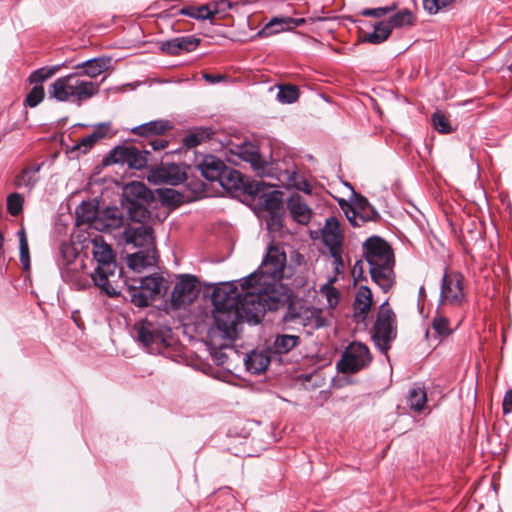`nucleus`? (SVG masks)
<instances>
[{
	"label": "nucleus",
	"mask_w": 512,
	"mask_h": 512,
	"mask_svg": "<svg viewBox=\"0 0 512 512\" xmlns=\"http://www.w3.org/2000/svg\"><path fill=\"white\" fill-rule=\"evenodd\" d=\"M92 255L96 262L94 271L90 274L95 286L109 297L119 295L118 286L121 281L122 268L116 262V256L111 246L102 236L90 240Z\"/></svg>",
	"instance_id": "f257e3e1"
},
{
	"label": "nucleus",
	"mask_w": 512,
	"mask_h": 512,
	"mask_svg": "<svg viewBox=\"0 0 512 512\" xmlns=\"http://www.w3.org/2000/svg\"><path fill=\"white\" fill-rule=\"evenodd\" d=\"M211 300L217 332L223 339L234 340L238 325L243 322L237 309V287L231 283H222L214 288Z\"/></svg>",
	"instance_id": "f03ea898"
},
{
	"label": "nucleus",
	"mask_w": 512,
	"mask_h": 512,
	"mask_svg": "<svg viewBox=\"0 0 512 512\" xmlns=\"http://www.w3.org/2000/svg\"><path fill=\"white\" fill-rule=\"evenodd\" d=\"M363 254L369 265L372 280L384 292H388L395 283V259L392 248L382 238L373 236L364 242Z\"/></svg>",
	"instance_id": "7ed1b4c3"
},
{
	"label": "nucleus",
	"mask_w": 512,
	"mask_h": 512,
	"mask_svg": "<svg viewBox=\"0 0 512 512\" xmlns=\"http://www.w3.org/2000/svg\"><path fill=\"white\" fill-rule=\"evenodd\" d=\"M100 86L76 71L57 78L48 88L49 98L58 102L81 104L98 94Z\"/></svg>",
	"instance_id": "20e7f679"
},
{
	"label": "nucleus",
	"mask_w": 512,
	"mask_h": 512,
	"mask_svg": "<svg viewBox=\"0 0 512 512\" xmlns=\"http://www.w3.org/2000/svg\"><path fill=\"white\" fill-rule=\"evenodd\" d=\"M122 243L131 248H145L146 253L143 251L135 252L128 258L129 267L133 270L139 271L140 269L150 266L155 261L153 254L154 251V236L152 227L145 224H129L121 234Z\"/></svg>",
	"instance_id": "39448f33"
},
{
	"label": "nucleus",
	"mask_w": 512,
	"mask_h": 512,
	"mask_svg": "<svg viewBox=\"0 0 512 512\" xmlns=\"http://www.w3.org/2000/svg\"><path fill=\"white\" fill-rule=\"evenodd\" d=\"M126 285L128 297L137 307L149 306L152 301L164 296L168 289L167 280L157 273L126 281Z\"/></svg>",
	"instance_id": "423d86ee"
},
{
	"label": "nucleus",
	"mask_w": 512,
	"mask_h": 512,
	"mask_svg": "<svg viewBox=\"0 0 512 512\" xmlns=\"http://www.w3.org/2000/svg\"><path fill=\"white\" fill-rule=\"evenodd\" d=\"M467 303L465 277L456 270L445 269L441 279L438 306L457 310Z\"/></svg>",
	"instance_id": "0eeeda50"
},
{
	"label": "nucleus",
	"mask_w": 512,
	"mask_h": 512,
	"mask_svg": "<svg viewBox=\"0 0 512 512\" xmlns=\"http://www.w3.org/2000/svg\"><path fill=\"white\" fill-rule=\"evenodd\" d=\"M255 274L244 279L243 293L237 291V309L243 322L258 324L265 315V308L261 302V295L257 293L254 284Z\"/></svg>",
	"instance_id": "6e6552de"
},
{
	"label": "nucleus",
	"mask_w": 512,
	"mask_h": 512,
	"mask_svg": "<svg viewBox=\"0 0 512 512\" xmlns=\"http://www.w3.org/2000/svg\"><path fill=\"white\" fill-rule=\"evenodd\" d=\"M396 337V316L385 301L381 304L376 321L372 328V338L381 349H388L390 342Z\"/></svg>",
	"instance_id": "1a4fd4ad"
},
{
	"label": "nucleus",
	"mask_w": 512,
	"mask_h": 512,
	"mask_svg": "<svg viewBox=\"0 0 512 512\" xmlns=\"http://www.w3.org/2000/svg\"><path fill=\"white\" fill-rule=\"evenodd\" d=\"M372 360L368 347L360 342L350 343L337 362V369L343 374H354L366 368Z\"/></svg>",
	"instance_id": "9d476101"
},
{
	"label": "nucleus",
	"mask_w": 512,
	"mask_h": 512,
	"mask_svg": "<svg viewBox=\"0 0 512 512\" xmlns=\"http://www.w3.org/2000/svg\"><path fill=\"white\" fill-rule=\"evenodd\" d=\"M252 283L257 293L261 295L265 312L278 311L288 304L290 300L288 290L278 282L270 280L256 281L255 279Z\"/></svg>",
	"instance_id": "9b49d317"
},
{
	"label": "nucleus",
	"mask_w": 512,
	"mask_h": 512,
	"mask_svg": "<svg viewBox=\"0 0 512 512\" xmlns=\"http://www.w3.org/2000/svg\"><path fill=\"white\" fill-rule=\"evenodd\" d=\"M78 249L71 241H64L59 248V258L57 260L61 271L62 278L70 283L78 284L81 275L78 273L79 268L83 265L78 261Z\"/></svg>",
	"instance_id": "f8f14e48"
},
{
	"label": "nucleus",
	"mask_w": 512,
	"mask_h": 512,
	"mask_svg": "<svg viewBox=\"0 0 512 512\" xmlns=\"http://www.w3.org/2000/svg\"><path fill=\"white\" fill-rule=\"evenodd\" d=\"M286 254L275 246L269 247L259 270L255 272L256 281L270 280L278 282L283 277Z\"/></svg>",
	"instance_id": "ddd939ff"
},
{
	"label": "nucleus",
	"mask_w": 512,
	"mask_h": 512,
	"mask_svg": "<svg viewBox=\"0 0 512 512\" xmlns=\"http://www.w3.org/2000/svg\"><path fill=\"white\" fill-rule=\"evenodd\" d=\"M149 151L134 146H117L104 158V164H126L132 169H142L148 162Z\"/></svg>",
	"instance_id": "4468645a"
},
{
	"label": "nucleus",
	"mask_w": 512,
	"mask_h": 512,
	"mask_svg": "<svg viewBox=\"0 0 512 512\" xmlns=\"http://www.w3.org/2000/svg\"><path fill=\"white\" fill-rule=\"evenodd\" d=\"M354 195L356 200L353 205L348 204L344 200L339 201L350 224L354 227H360L365 222L375 221L378 218L377 211L364 196L357 195L356 193Z\"/></svg>",
	"instance_id": "2eb2a0df"
},
{
	"label": "nucleus",
	"mask_w": 512,
	"mask_h": 512,
	"mask_svg": "<svg viewBox=\"0 0 512 512\" xmlns=\"http://www.w3.org/2000/svg\"><path fill=\"white\" fill-rule=\"evenodd\" d=\"M197 278L193 275H182L176 282L170 304L173 309L185 308L192 304L198 295Z\"/></svg>",
	"instance_id": "dca6fc26"
},
{
	"label": "nucleus",
	"mask_w": 512,
	"mask_h": 512,
	"mask_svg": "<svg viewBox=\"0 0 512 512\" xmlns=\"http://www.w3.org/2000/svg\"><path fill=\"white\" fill-rule=\"evenodd\" d=\"M322 240L324 245L328 247L331 257L336 262L342 264L343 233L340 223L335 217H330L326 220L325 226L322 229Z\"/></svg>",
	"instance_id": "f3484780"
},
{
	"label": "nucleus",
	"mask_w": 512,
	"mask_h": 512,
	"mask_svg": "<svg viewBox=\"0 0 512 512\" xmlns=\"http://www.w3.org/2000/svg\"><path fill=\"white\" fill-rule=\"evenodd\" d=\"M219 184L226 190L244 189L247 194L257 195L262 191V182L253 181L246 184L242 174L230 167L225 166Z\"/></svg>",
	"instance_id": "a211bd4d"
},
{
	"label": "nucleus",
	"mask_w": 512,
	"mask_h": 512,
	"mask_svg": "<svg viewBox=\"0 0 512 512\" xmlns=\"http://www.w3.org/2000/svg\"><path fill=\"white\" fill-rule=\"evenodd\" d=\"M185 174L176 164L161 165L150 170L148 180L155 185L169 184L176 186L183 182Z\"/></svg>",
	"instance_id": "6ab92c4d"
},
{
	"label": "nucleus",
	"mask_w": 512,
	"mask_h": 512,
	"mask_svg": "<svg viewBox=\"0 0 512 512\" xmlns=\"http://www.w3.org/2000/svg\"><path fill=\"white\" fill-rule=\"evenodd\" d=\"M295 318H298L304 327H309L312 330L328 327L330 325L329 316L325 315L322 309L316 307H306L296 314L289 312V316L285 317V319L289 320Z\"/></svg>",
	"instance_id": "aec40b11"
},
{
	"label": "nucleus",
	"mask_w": 512,
	"mask_h": 512,
	"mask_svg": "<svg viewBox=\"0 0 512 512\" xmlns=\"http://www.w3.org/2000/svg\"><path fill=\"white\" fill-rule=\"evenodd\" d=\"M137 339L150 351H157L164 345L162 332L148 320H143L137 326Z\"/></svg>",
	"instance_id": "412c9836"
},
{
	"label": "nucleus",
	"mask_w": 512,
	"mask_h": 512,
	"mask_svg": "<svg viewBox=\"0 0 512 512\" xmlns=\"http://www.w3.org/2000/svg\"><path fill=\"white\" fill-rule=\"evenodd\" d=\"M239 157L251 164V167L258 176L268 174L269 164L263 159L259 153L258 147L252 143H245L239 147Z\"/></svg>",
	"instance_id": "4be33fe9"
},
{
	"label": "nucleus",
	"mask_w": 512,
	"mask_h": 512,
	"mask_svg": "<svg viewBox=\"0 0 512 512\" xmlns=\"http://www.w3.org/2000/svg\"><path fill=\"white\" fill-rule=\"evenodd\" d=\"M200 41L201 40L195 36L176 37L163 42L161 49L168 55H180L183 52L195 50L199 46Z\"/></svg>",
	"instance_id": "5701e85b"
},
{
	"label": "nucleus",
	"mask_w": 512,
	"mask_h": 512,
	"mask_svg": "<svg viewBox=\"0 0 512 512\" xmlns=\"http://www.w3.org/2000/svg\"><path fill=\"white\" fill-rule=\"evenodd\" d=\"M123 223L124 218L118 208H107L99 213L98 219H96L95 229L111 233L121 228Z\"/></svg>",
	"instance_id": "b1692460"
},
{
	"label": "nucleus",
	"mask_w": 512,
	"mask_h": 512,
	"mask_svg": "<svg viewBox=\"0 0 512 512\" xmlns=\"http://www.w3.org/2000/svg\"><path fill=\"white\" fill-rule=\"evenodd\" d=\"M372 304L373 296L370 288L363 285L360 286L353 303L354 318L357 322H362L367 318Z\"/></svg>",
	"instance_id": "393cba45"
},
{
	"label": "nucleus",
	"mask_w": 512,
	"mask_h": 512,
	"mask_svg": "<svg viewBox=\"0 0 512 512\" xmlns=\"http://www.w3.org/2000/svg\"><path fill=\"white\" fill-rule=\"evenodd\" d=\"M109 64V58L99 57L79 63L74 68L77 73L82 74L83 78L88 77V80H92L108 70Z\"/></svg>",
	"instance_id": "a878e982"
},
{
	"label": "nucleus",
	"mask_w": 512,
	"mask_h": 512,
	"mask_svg": "<svg viewBox=\"0 0 512 512\" xmlns=\"http://www.w3.org/2000/svg\"><path fill=\"white\" fill-rule=\"evenodd\" d=\"M225 166V163L221 159L213 155H207L198 164V169L201 175L208 181L218 182Z\"/></svg>",
	"instance_id": "bb28decb"
},
{
	"label": "nucleus",
	"mask_w": 512,
	"mask_h": 512,
	"mask_svg": "<svg viewBox=\"0 0 512 512\" xmlns=\"http://www.w3.org/2000/svg\"><path fill=\"white\" fill-rule=\"evenodd\" d=\"M263 183L262 191L257 194L256 196L259 197V205L267 212L271 214H276L282 204V192L278 190H270L268 192H265V188L267 187V184L264 181H260ZM272 184H268V187H272Z\"/></svg>",
	"instance_id": "cd10ccee"
},
{
	"label": "nucleus",
	"mask_w": 512,
	"mask_h": 512,
	"mask_svg": "<svg viewBox=\"0 0 512 512\" xmlns=\"http://www.w3.org/2000/svg\"><path fill=\"white\" fill-rule=\"evenodd\" d=\"M291 217L299 224H307L312 216V211L300 195H293L287 203Z\"/></svg>",
	"instance_id": "c85d7f7f"
},
{
	"label": "nucleus",
	"mask_w": 512,
	"mask_h": 512,
	"mask_svg": "<svg viewBox=\"0 0 512 512\" xmlns=\"http://www.w3.org/2000/svg\"><path fill=\"white\" fill-rule=\"evenodd\" d=\"M171 16H188L198 21L212 20L211 8L208 3L201 5H185L181 8L172 7L170 9Z\"/></svg>",
	"instance_id": "c756f323"
},
{
	"label": "nucleus",
	"mask_w": 512,
	"mask_h": 512,
	"mask_svg": "<svg viewBox=\"0 0 512 512\" xmlns=\"http://www.w3.org/2000/svg\"><path fill=\"white\" fill-rule=\"evenodd\" d=\"M172 124L168 120H154L131 129V133L140 137H152L162 135L172 129Z\"/></svg>",
	"instance_id": "7c9ffc66"
},
{
	"label": "nucleus",
	"mask_w": 512,
	"mask_h": 512,
	"mask_svg": "<svg viewBox=\"0 0 512 512\" xmlns=\"http://www.w3.org/2000/svg\"><path fill=\"white\" fill-rule=\"evenodd\" d=\"M269 353L270 352L268 349L252 350L250 353H248L244 359L247 371L251 372L252 374H259L264 372L270 363Z\"/></svg>",
	"instance_id": "2f4dec72"
},
{
	"label": "nucleus",
	"mask_w": 512,
	"mask_h": 512,
	"mask_svg": "<svg viewBox=\"0 0 512 512\" xmlns=\"http://www.w3.org/2000/svg\"><path fill=\"white\" fill-rule=\"evenodd\" d=\"M300 342V337L296 335L282 334L276 336L273 344L268 347L270 353L287 354L295 348Z\"/></svg>",
	"instance_id": "473e14b6"
},
{
	"label": "nucleus",
	"mask_w": 512,
	"mask_h": 512,
	"mask_svg": "<svg viewBox=\"0 0 512 512\" xmlns=\"http://www.w3.org/2000/svg\"><path fill=\"white\" fill-rule=\"evenodd\" d=\"M449 314L450 309L437 306L436 314L432 320V328L441 337H447L452 333Z\"/></svg>",
	"instance_id": "72a5a7b5"
},
{
	"label": "nucleus",
	"mask_w": 512,
	"mask_h": 512,
	"mask_svg": "<svg viewBox=\"0 0 512 512\" xmlns=\"http://www.w3.org/2000/svg\"><path fill=\"white\" fill-rule=\"evenodd\" d=\"M213 134L214 132L211 128H196L189 132L183 138L182 142L186 148L192 149L198 146L199 144L205 142L206 140H209Z\"/></svg>",
	"instance_id": "f704fd0d"
},
{
	"label": "nucleus",
	"mask_w": 512,
	"mask_h": 512,
	"mask_svg": "<svg viewBox=\"0 0 512 512\" xmlns=\"http://www.w3.org/2000/svg\"><path fill=\"white\" fill-rule=\"evenodd\" d=\"M392 29L389 23L380 21L374 25V30L371 33L366 34L364 41L372 44H380L384 42L390 36Z\"/></svg>",
	"instance_id": "c9c22d12"
},
{
	"label": "nucleus",
	"mask_w": 512,
	"mask_h": 512,
	"mask_svg": "<svg viewBox=\"0 0 512 512\" xmlns=\"http://www.w3.org/2000/svg\"><path fill=\"white\" fill-rule=\"evenodd\" d=\"M39 166L26 167L16 176L15 185L18 188H28L31 190L37 182L36 174L39 172Z\"/></svg>",
	"instance_id": "e433bc0d"
},
{
	"label": "nucleus",
	"mask_w": 512,
	"mask_h": 512,
	"mask_svg": "<svg viewBox=\"0 0 512 512\" xmlns=\"http://www.w3.org/2000/svg\"><path fill=\"white\" fill-rule=\"evenodd\" d=\"M99 213L91 204L82 203L76 210L77 222L79 224L88 223L91 227L95 228Z\"/></svg>",
	"instance_id": "4c0bfd02"
},
{
	"label": "nucleus",
	"mask_w": 512,
	"mask_h": 512,
	"mask_svg": "<svg viewBox=\"0 0 512 512\" xmlns=\"http://www.w3.org/2000/svg\"><path fill=\"white\" fill-rule=\"evenodd\" d=\"M63 65H54L51 67H42L33 71L29 76V82L35 85H42L44 81L56 74Z\"/></svg>",
	"instance_id": "58836bf2"
},
{
	"label": "nucleus",
	"mask_w": 512,
	"mask_h": 512,
	"mask_svg": "<svg viewBox=\"0 0 512 512\" xmlns=\"http://www.w3.org/2000/svg\"><path fill=\"white\" fill-rule=\"evenodd\" d=\"M427 402L426 392L422 388H413L409 392L407 399L408 406L415 412H420L424 409Z\"/></svg>",
	"instance_id": "ea45409f"
},
{
	"label": "nucleus",
	"mask_w": 512,
	"mask_h": 512,
	"mask_svg": "<svg viewBox=\"0 0 512 512\" xmlns=\"http://www.w3.org/2000/svg\"><path fill=\"white\" fill-rule=\"evenodd\" d=\"M431 121L434 129L441 134H450L454 131L448 116L439 110L432 114Z\"/></svg>",
	"instance_id": "a19ab883"
},
{
	"label": "nucleus",
	"mask_w": 512,
	"mask_h": 512,
	"mask_svg": "<svg viewBox=\"0 0 512 512\" xmlns=\"http://www.w3.org/2000/svg\"><path fill=\"white\" fill-rule=\"evenodd\" d=\"M130 219L134 224H144L143 222L150 217L149 210L138 202H131L128 209Z\"/></svg>",
	"instance_id": "79ce46f5"
},
{
	"label": "nucleus",
	"mask_w": 512,
	"mask_h": 512,
	"mask_svg": "<svg viewBox=\"0 0 512 512\" xmlns=\"http://www.w3.org/2000/svg\"><path fill=\"white\" fill-rule=\"evenodd\" d=\"M286 29V18H273L259 31V35L262 37H269L271 35L280 33Z\"/></svg>",
	"instance_id": "37998d69"
},
{
	"label": "nucleus",
	"mask_w": 512,
	"mask_h": 512,
	"mask_svg": "<svg viewBox=\"0 0 512 512\" xmlns=\"http://www.w3.org/2000/svg\"><path fill=\"white\" fill-rule=\"evenodd\" d=\"M17 234L19 238L20 261L23 268L28 269L30 267V255L25 229L21 228Z\"/></svg>",
	"instance_id": "c03bdc74"
},
{
	"label": "nucleus",
	"mask_w": 512,
	"mask_h": 512,
	"mask_svg": "<svg viewBox=\"0 0 512 512\" xmlns=\"http://www.w3.org/2000/svg\"><path fill=\"white\" fill-rule=\"evenodd\" d=\"M277 98L282 103H293L299 98V89L295 85L280 86Z\"/></svg>",
	"instance_id": "a18cd8bd"
},
{
	"label": "nucleus",
	"mask_w": 512,
	"mask_h": 512,
	"mask_svg": "<svg viewBox=\"0 0 512 512\" xmlns=\"http://www.w3.org/2000/svg\"><path fill=\"white\" fill-rule=\"evenodd\" d=\"M387 23L390 24L391 28H401L407 25H412L413 14L408 9L401 10L394 14Z\"/></svg>",
	"instance_id": "49530a36"
},
{
	"label": "nucleus",
	"mask_w": 512,
	"mask_h": 512,
	"mask_svg": "<svg viewBox=\"0 0 512 512\" xmlns=\"http://www.w3.org/2000/svg\"><path fill=\"white\" fill-rule=\"evenodd\" d=\"M44 97L45 90L43 85H35L27 94L24 104L30 108H34L43 101Z\"/></svg>",
	"instance_id": "de8ad7c7"
},
{
	"label": "nucleus",
	"mask_w": 512,
	"mask_h": 512,
	"mask_svg": "<svg viewBox=\"0 0 512 512\" xmlns=\"http://www.w3.org/2000/svg\"><path fill=\"white\" fill-rule=\"evenodd\" d=\"M208 5L211 8V14L213 19L216 15H219L221 17L226 15V13L233 8L234 3H232L229 0H214L208 2Z\"/></svg>",
	"instance_id": "09e8293b"
},
{
	"label": "nucleus",
	"mask_w": 512,
	"mask_h": 512,
	"mask_svg": "<svg viewBox=\"0 0 512 512\" xmlns=\"http://www.w3.org/2000/svg\"><path fill=\"white\" fill-rule=\"evenodd\" d=\"M24 199L18 193H11L7 197V211L12 216H17L22 212Z\"/></svg>",
	"instance_id": "8fccbe9b"
},
{
	"label": "nucleus",
	"mask_w": 512,
	"mask_h": 512,
	"mask_svg": "<svg viewBox=\"0 0 512 512\" xmlns=\"http://www.w3.org/2000/svg\"><path fill=\"white\" fill-rule=\"evenodd\" d=\"M423 8L429 14L434 15L440 10L450 6L455 0H422Z\"/></svg>",
	"instance_id": "3c124183"
},
{
	"label": "nucleus",
	"mask_w": 512,
	"mask_h": 512,
	"mask_svg": "<svg viewBox=\"0 0 512 512\" xmlns=\"http://www.w3.org/2000/svg\"><path fill=\"white\" fill-rule=\"evenodd\" d=\"M321 292L325 295L329 307L335 308L340 298L338 289L330 284H326L321 288Z\"/></svg>",
	"instance_id": "603ef678"
},
{
	"label": "nucleus",
	"mask_w": 512,
	"mask_h": 512,
	"mask_svg": "<svg viewBox=\"0 0 512 512\" xmlns=\"http://www.w3.org/2000/svg\"><path fill=\"white\" fill-rule=\"evenodd\" d=\"M125 191L127 194L135 196L138 199H145L148 192L146 186L140 182H133L127 185Z\"/></svg>",
	"instance_id": "864d4df0"
},
{
	"label": "nucleus",
	"mask_w": 512,
	"mask_h": 512,
	"mask_svg": "<svg viewBox=\"0 0 512 512\" xmlns=\"http://www.w3.org/2000/svg\"><path fill=\"white\" fill-rule=\"evenodd\" d=\"M96 135H88L84 138H82L80 140L79 143H77L75 146H74V149L75 150H80L82 153H86L88 152L92 147L93 145L98 141L96 138H95Z\"/></svg>",
	"instance_id": "5fc2aeb1"
},
{
	"label": "nucleus",
	"mask_w": 512,
	"mask_h": 512,
	"mask_svg": "<svg viewBox=\"0 0 512 512\" xmlns=\"http://www.w3.org/2000/svg\"><path fill=\"white\" fill-rule=\"evenodd\" d=\"M395 8H396V6L393 5L391 7H379V8L365 9L362 14L364 16H371V17L379 18V17H382V16L388 14Z\"/></svg>",
	"instance_id": "6e6d98bb"
},
{
	"label": "nucleus",
	"mask_w": 512,
	"mask_h": 512,
	"mask_svg": "<svg viewBox=\"0 0 512 512\" xmlns=\"http://www.w3.org/2000/svg\"><path fill=\"white\" fill-rule=\"evenodd\" d=\"M109 130H110V124L102 123V124H99L91 134L96 135L95 138L97 140H100L108 135Z\"/></svg>",
	"instance_id": "4d7b16f0"
},
{
	"label": "nucleus",
	"mask_w": 512,
	"mask_h": 512,
	"mask_svg": "<svg viewBox=\"0 0 512 512\" xmlns=\"http://www.w3.org/2000/svg\"><path fill=\"white\" fill-rule=\"evenodd\" d=\"M502 409L504 414L512 412V387L504 395Z\"/></svg>",
	"instance_id": "13d9d810"
},
{
	"label": "nucleus",
	"mask_w": 512,
	"mask_h": 512,
	"mask_svg": "<svg viewBox=\"0 0 512 512\" xmlns=\"http://www.w3.org/2000/svg\"><path fill=\"white\" fill-rule=\"evenodd\" d=\"M193 27V24L190 23V22H186V21H181V20H177L174 24H173V29L174 31L176 32H181V31H190Z\"/></svg>",
	"instance_id": "bf43d9fd"
},
{
	"label": "nucleus",
	"mask_w": 512,
	"mask_h": 512,
	"mask_svg": "<svg viewBox=\"0 0 512 512\" xmlns=\"http://www.w3.org/2000/svg\"><path fill=\"white\" fill-rule=\"evenodd\" d=\"M154 151L163 150L168 146V141L164 139H155L149 142Z\"/></svg>",
	"instance_id": "052dcab7"
},
{
	"label": "nucleus",
	"mask_w": 512,
	"mask_h": 512,
	"mask_svg": "<svg viewBox=\"0 0 512 512\" xmlns=\"http://www.w3.org/2000/svg\"><path fill=\"white\" fill-rule=\"evenodd\" d=\"M286 22H287V29H290V28L298 27V26L304 24L305 20L303 18L296 19V18L287 17Z\"/></svg>",
	"instance_id": "680f3d73"
},
{
	"label": "nucleus",
	"mask_w": 512,
	"mask_h": 512,
	"mask_svg": "<svg viewBox=\"0 0 512 512\" xmlns=\"http://www.w3.org/2000/svg\"><path fill=\"white\" fill-rule=\"evenodd\" d=\"M203 78L210 84H215V83H218L220 82L224 76L218 74V75H214V74H210V73H205L203 75Z\"/></svg>",
	"instance_id": "e2e57ef3"
},
{
	"label": "nucleus",
	"mask_w": 512,
	"mask_h": 512,
	"mask_svg": "<svg viewBox=\"0 0 512 512\" xmlns=\"http://www.w3.org/2000/svg\"><path fill=\"white\" fill-rule=\"evenodd\" d=\"M217 497H224L226 498L229 502H234V497L231 495L230 493V489H221L218 493H217Z\"/></svg>",
	"instance_id": "0e129e2a"
},
{
	"label": "nucleus",
	"mask_w": 512,
	"mask_h": 512,
	"mask_svg": "<svg viewBox=\"0 0 512 512\" xmlns=\"http://www.w3.org/2000/svg\"><path fill=\"white\" fill-rule=\"evenodd\" d=\"M165 199H167V200H178L179 199V194L176 193L174 190H167L166 191V195H165Z\"/></svg>",
	"instance_id": "69168bd1"
},
{
	"label": "nucleus",
	"mask_w": 512,
	"mask_h": 512,
	"mask_svg": "<svg viewBox=\"0 0 512 512\" xmlns=\"http://www.w3.org/2000/svg\"><path fill=\"white\" fill-rule=\"evenodd\" d=\"M419 295L420 296H425V287L424 286H421L420 289H419Z\"/></svg>",
	"instance_id": "338daca9"
},
{
	"label": "nucleus",
	"mask_w": 512,
	"mask_h": 512,
	"mask_svg": "<svg viewBox=\"0 0 512 512\" xmlns=\"http://www.w3.org/2000/svg\"><path fill=\"white\" fill-rule=\"evenodd\" d=\"M84 287H85V285H78V289H82Z\"/></svg>",
	"instance_id": "774afa93"
}]
</instances>
